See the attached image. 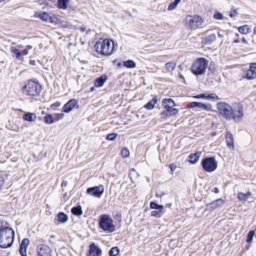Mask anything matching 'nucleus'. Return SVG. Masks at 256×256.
<instances>
[{"mask_svg":"<svg viewBox=\"0 0 256 256\" xmlns=\"http://www.w3.org/2000/svg\"><path fill=\"white\" fill-rule=\"evenodd\" d=\"M21 90L24 96L31 98H36L40 96L42 87L37 79L30 78L24 82Z\"/></svg>","mask_w":256,"mask_h":256,"instance_id":"f257e3e1","label":"nucleus"},{"mask_svg":"<svg viewBox=\"0 0 256 256\" xmlns=\"http://www.w3.org/2000/svg\"><path fill=\"white\" fill-rule=\"evenodd\" d=\"M94 48L98 54L104 56L110 55L114 50V42L111 39H100L94 45Z\"/></svg>","mask_w":256,"mask_h":256,"instance_id":"f03ea898","label":"nucleus"},{"mask_svg":"<svg viewBox=\"0 0 256 256\" xmlns=\"http://www.w3.org/2000/svg\"><path fill=\"white\" fill-rule=\"evenodd\" d=\"M14 237V230L8 226H3L0 228V247L6 248L10 247Z\"/></svg>","mask_w":256,"mask_h":256,"instance_id":"7ed1b4c3","label":"nucleus"},{"mask_svg":"<svg viewBox=\"0 0 256 256\" xmlns=\"http://www.w3.org/2000/svg\"><path fill=\"white\" fill-rule=\"evenodd\" d=\"M208 60L202 57L197 58L190 66L191 72L196 76L204 74L207 69Z\"/></svg>","mask_w":256,"mask_h":256,"instance_id":"20e7f679","label":"nucleus"},{"mask_svg":"<svg viewBox=\"0 0 256 256\" xmlns=\"http://www.w3.org/2000/svg\"><path fill=\"white\" fill-rule=\"evenodd\" d=\"M32 48V46L26 45L24 46L22 44H18L16 46H11L10 51L12 56L16 60L22 61L24 57L28 54L29 51Z\"/></svg>","mask_w":256,"mask_h":256,"instance_id":"39448f33","label":"nucleus"},{"mask_svg":"<svg viewBox=\"0 0 256 256\" xmlns=\"http://www.w3.org/2000/svg\"><path fill=\"white\" fill-rule=\"evenodd\" d=\"M99 228L104 231L109 232H114L115 230V226L113 224V220L110 216L104 214L101 215L98 219Z\"/></svg>","mask_w":256,"mask_h":256,"instance_id":"423d86ee","label":"nucleus"},{"mask_svg":"<svg viewBox=\"0 0 256 256\" xmlns=\"http://www.w3.org/2000/svg\"><path fill=\"white\" fill-rule=\"evenodd\" d=\"M186 24L190 30H196L201 28L204 22L202 18L197 14L187 15L186 18Z\"/></svg>","mask_w":256,"mask_h":256,"instance_id":"0eeeda50","label":"nucleus"},{"mask_svg":"<svg viewBox=\"0 0 256 256\" xmlns=\"http://www.w3.org/2000/svg\"><path fill=\"white\" fill-rule=\"evenodd\" d=\"M201 164L204 171L211 172L218 167V162L213 156L204 158L201 161Z\"/></svg>","mask_w":256,"mask_h":256,"instance_id":"6e6552de","label":"nucleus"},{"mask_svg":"<svg viewBox=\"0 0 256 256\" xmlns=\"http://www.w3.org/2000/svg\"><path fill=\"white\" fill-rule=\"evenodd\" d=\"M216 107L219 114L222 118L230 120L232 106L226 102H218L216 104Z\"/></svg>","mask_w":256,"mask_h":256,"instance_id":"1a4fd4ad","label":"nucleus"},{"mask_svg":"<svg viewBox=\"0 0 256 256\" xmlns=\"http://www.w3.org/2000/svg\"><path fill=\"white\" fill-rule=\"evenodd\" d=\"M231 116L230 120H234L235 122H240L244 116V108L242 106L238 104L235 106H232L231 111Z\"/></svg>","mask_w":256,"mask_h":256,"instance_id":"9d476101","label":"nucleus"},{"mask_svg":"<svg viewBox=\"0 0 256 256\" xmlns=\"http://www.w3.org/2000/svg\"><path fill=\"white\" fill-rule=\"evenodd\" d=\"M104 188L102 184L98 186L88 188L86 190V193L96 198H100L104 192Z\"/></svg>","mask_w":256,"mask_h":256,"instance_id":"9b49d317","label":"nucleus"},{"mask_svg":"<svg viewBox=\"0 0 256 256\" xmlns=\"http://www.w3.org/2000/svg\"><path fill=\"white\" fill-rule=\"evenodd\" d=\"M38 17L43 21L51 23L56 24L58 21V16L45 12H40Z\"/></svg>","mask_w":256,"mask_h":256,"instance_id":"f8f14e48","label":"nucleus"},{"mask_svg":"<svg viewBox=\"0 0 256 256\" xmlns=\"http://www.w3.org/2000/svg\"><path fill=\"white\" fill-rule=\"evenodd\" d=\"M36 252L38 256H52V250L46 244H40L36 247Z\"/></svg>","mask_w":256,"mask_h":256,"instance_id":"ddd939ff","label":"nucleus"},{"mask_svg":"<svg viewBox=\"0 0 256 256\" xmlns=\"http://www.w3.org/2000/svg\"><path fill=\"white\" fill-rule=\"evenodd\" d=\"M102 250L100 248L92 242L88 246L87 256H102Z\"/></svg>","mask_w":256,"mask_h":256,"instance_id":"4468645a","label":"nucleus"},{"mask_svg":"<svg viewBox=\"0 0 256 256\" xmlns=\"http://www.w3.org/2000/svg\"><path fill=\"white\" fill-rule=\"evenodd\" d=\"M248 80H254L256 78V63H251L249 69L246 72L245 76Z\"/></svg>","mask_w":256,"mask_h":256,"instance_id":"2eb2a0df","label":"nucleus"},{"mask_svg":"<svg viewBox=\"0 0 256 256\" xmlns=\"http://www.w3.org/2000/svg\"><path fill=\"white\" fill-rule=\"evenodd\" d=\"M78 104V100L74 98L69 100L62 107V112L68 113L72 110Z\"/></svg>","mask_w":256,"mask_h":256,"instance_id":"dca6fc26","label":"nucleus"},{"mask_svg":"<svg viewBox=\"0 0 256 256\" xmlns=\"http://www.w3.org/2000/svg\"><path fill=\"white\" fill-rule=\"evenodd\" d=\"M29 243L30 240L27 238L23 239L19 247V252L22 256H26V249Z\"/></svg>","mask_w":256,"mask_h":256,"instance_id":"f3484780","label":"nucleus"},{"mask_svg":"<svg viewBox=\"0 0 256 256\" xmlns=\"http://www.w3.org/2000/svg\"><path fill=\"white\" fill-rule=\"evenodd\" d=\"M226 146L231 150L234 149V139L233 134L230 132H227L225 136Z\"/></svg>","mask_w":256,"mask_h":256,"instance_id":"a211bd4d","label":"nucleus"},{"mask_svg":"<svg viewBox=\"0 0 256 256\" xmlns=\"http://www.w3.org/2000/svg\"><path fill=\"white\" fill-rule=\"evenodd\" d=\"M175 105L174 102L171 98H164L162 100V106L165 109L178 110L176 108H173V106Z\"/></svg>","mask_w":256,"mask_h":256,"instance_id":"6ab92c4d","label":"nucleus"},{"mask_svg":"<svg viewBox=\"0 0 256 256\" xmlns=\"http://www.w3.org/2000/svg\"><path fill=\"white\" fill-rule=\"evenodd\" d=\"M178 112V110L166 109L160 112V118L164 120L166 119L168 117L176 115Z\"/></svg>","mask_w":256,"mask_h":256,"instance_id":"aec40b11","label":"nucleus"},{"mask_svg":"<svg viewBox=\"0 0 256 256\" xmlns=\"http://www.w3.org/2000/svg\"><path fill=\"white\" fill-rule=\"evenodd\" d=\"M106 80V76L102 74L96 79L94 82V85L96 87H101L104 85Z\"/></svg>","mask_w":256,"mask_h":256,"instance_id":"412c9836","label":"nucleus"},{"mask_svg":"<svg viewBox=\"0 0 256 256\" xmlns=\"http://www.w3.org/2000/svg\"><path fill=\"white\" fill-rule=\"evenodd\" d=\"M216 40V35L212 34L206 36L203 40L204 44H210Z\"/></svg>","mask_w":256,"mask_h":256,"instance_id":"4be33fe9","label":"nucleus"},{"mask_svg":"<svg viewBox=\"0 0 256 256\" xmlns=\"http://www.w3.org/2000/svg\"><path fill=\"white\" fill-rule=\"evenodd\" d=\"M200 156V152H197L194 154H191L189 155L188 162L192 164L196 163L199 160Z\"/></svg>","mask_w":256,"mask_h":256,"instance_id":"5701e85b","label":"nucleus"},{"mask_svg":"<svg viewBox=\"0 0 256 256\" xmlns=\"http://www.w3.org/2000/svg\"><path fill=\"white\" fill-rule=\"evenodd\" d=\"M176 66V62L175 60H172L167 62L165 64V68L167 72L172 73V72L175 69Z\"/></svg>","mask_w":256,"mask_h":256,"instance_id":"b1692460","label":"nucleus"},{"mask_svg":"<svg viewBox=\"0 0 256 256\" xmlns=\"http://www.w3.org/2000/svg\"><path fill=\"white\" fill-rule=\"evenodd\" d=\"M224 202V200H222V199L221 198H219V199H218L216 200H214L210 204H207L206 205V207L208 208V206H212L214 205V206H211L210 208V210H214V209L218 208V206H222V204H223Z\"/></svg>","mask_w":256,"mask_h":256,"instance_id":"393cba45","label":"nucleus"},{"mask_svg":"<svg viewBox=\"0 0 256 256\" xmlns=\"http://www.w3.org/2000/svg\"><path fill=\"white\" fill-rule=\"evenodd\" d=\"M157 102L158 98L156 96H154L150 101L144 106V108L147 110H151L154 108Z\"/></svg>","mask_w":256,"mask_h":256,"instance_id":"a878e982","label":"nucleus"},{"mask_svg":"<svg viewBox=\"0 0 256 256\" xmlns=\"http://www.w3.org/2000/svg\"><path fill=\"white\" fill-rule=\"evenodd\" d=\"M252 195V192L250 191H248L246 194H244L242 192H238V198L240 201L246 202L248 198Z\"/></svg>","mask_w":256,"mask_h":256,"instance_id":"bb28decb","label":"nucleus"},{"mask_svg":"<svg viewBox=\"0 0 256 256\" xmlns=\"http://www.w3.org/2000/svg\"><path fill=\"white\" fill-rule=\"evenodd\" d=\"M36 116L35 114L30 112L26 113L22 116V118L24 120L30 122L36 119Z\"/></svg>","mask_w":256,"mask_h":256,"instance_id":"cd10ccee","label":"nucleus"},{"mask_svg":"<svg viewBox=\"0 0 256 256\" xmlns=\"http://www.w3.org/2000/svg\"><path fill=\"white\" fill-rule=\"evenodd\" d=\"M71 212L74 216H80L82 214V206L79 205L71 209Z\"/></svg>","mask_w":256,"mask_h":256,"instance_id":"c85d7f7f","label":"nucleus"},{"mask_svg":"<svg viewBox=\"0 0 256 256\" xmlns=\"http://www.w3.org/2000/svg\"><path fill=\"white\" fill-rule=\"evenodd\" d=\"M68 216L64 212H60L58 214V221L60 223H64L68 220Z\"/></svg>","mask_w":256,"mask_h":256,"instance_id":"c756f323","label":"nucleus"},{"mask_svg":"<svg viewBox=\"0 0 256 256\" xmlns=\"http://www.w3.org/2000/svg\"><path fill=\"white\" fill-rule=\"evenodd\" d=\"M122 66L128 68H133L136 66V64L134 60H128L124 62Z\"/></svg>","mask_w":256,"mask_h":256,"instance_id":"7c9ffc66","label":"nucleus"},{"mask_svg":"<svg viewBox=\"0 0 256 256\" xmlns=\"http://www.w3.org/2000/svg\"><path fill=\"white\" fill-rule=\"evenodd\" d=\"M69 0H58V7L62 10H66L68 8Z\"/></svg>","mask_w":256,"mask_h":256,"instance_id":"2f4dec72","label":"nucleus"},{"mask_svg":"<svg viewBox=\"0 0 256 256\" xmlns=\"http://www.w3.org/2000/svg\"><path fill=\"white\" fill-rule=\"evenodd\" d=\"M250 30L249 26L247 24L240 26L238 28V32L242 34H247L250 32Z\"/></svg>","mask_w":256,"mask_h":256,"instance_id":"473e14b6","label":"nucleus"},{"mask_svg":"<svg viewBox=\"0 0 256 256\" xmlns=\"http://www.w3.org/2000/svg\"><path fill=\"white\" fill-rule=\"evenodd\" d=\"M44 119L45 123L48 124H52L54 122V117L50 114H46Z\"/></svg>","mask_w":256,"mask_h":256,"instance_id":"72a5a7b5","label":"nucleus"},{"mask_svg":"<svg viewBox=\"0 0 256 256\" xmlns=\"http://www.w3.org/2000/svg\"><path fill=\"white\" fill-rule=\"evenodd\" d=\"M206 99L212 102H216L219 99V98L216 94L212 93L210 94H206Z\"/></svg>","mask_w":256,"mask_h":256,"instance_id":"f704fd0d","label":"nucleus"},{"mask_svg":"<svg viewBox=\"0 0 256 256\" xmlns=\"http://www.w3.org/2000/svg\"><path fill=\"white\" fill-rule=\"evenodd\" d=\"M198 107L204 110H210L212 109V105L210 104H205L201 102H198Z\"/></svg>","mask_w":256,"mask_h":256,"instance_id":"c9c22d12","label":"nucleus"},{"mask_svg":"<svg viewBox=\"0 0 256 256\" xmlns=\"http://www.w3.org/2000/svg\"><path fill=\"white\" fill-rule=\"evenodd\" d=\"M120 252L119 248L116 247H113L109 250V254L110 256H116Z\"/></svg>","mask_w":256,"mask_h":256,"instance_id":"e433bc0d","label":"nucleus"},{"mask_svg":"<svg viewBox=\"0 0 256 256\" xmlns=\"http://www.w3.org/2000/svg\"><path fill=\"white\" fill-rule=\"evenodd\" d=\"M130 151L128 150V148L124 147L123 148L121 151H120V154L122 158H126L127 157H128L130 156Z\"/></svg>","mask_w":256,"mask_h":256,"instance_id":"4c0bfd02","label":"nucleus"},{"mask_svg":"<svg viewBox=\"0 0 256 256\" xmlns=\"http://www.w3.org/2000/svg\"><path fill=\"white\" fill-rule=\"evenodd\" d=\"M254 234H255V232L254 230H250L248 232V233L246 236V241L247 242L250 243L252 242Z\"/></svg>","mask_w":256,"mask_h":256,"instance_id":"58836bf2","label":"nucleus"},{"mask_svg":"<svg viewBox=\"0 0 256 256\" xmlns=\"http://www.w3.org/2000/svg\"><path fill=\"white\" fill-rule=\"evenodd\" d=\"M214 19L217 20H222L224 18L223 14L218 11H216L213 16Z\"/></svg>","mask_w":256,"mask_h":256,"instance_id":"ea45409f","label":"nucleus"},{"mask_svg":"<svg viewBox=\"0 0 256 256\" xmlns=\"http://www.w3.org/2000/svg\"><path fill=\"white\" fill-rule=\"evenodd\" d=\"M162 209H158V210H153L151 212V216H152L160 218L161 216Z\"/></svg>","mask_w":256,"mask_h":256,"instance_id":"a19ab883","label":"nucleus"},{"mask_svg":"<svg viewBox=\"0 0 256 256\" xmlns=\"http://www.w3.org/2000/svg\"><path fill=\"white\" fill-rule=\"evenodd\" d=\"M118 134L116 133H110L106 136V140H114L116 138Z\"/></svg>","mask_w":256,"mask_h":256,"instance_id":"79ce46f5","label":"nucleus"},{"mask_svg":"<svg viewBox=\"0 0 256 256\" xmlns=\"http://www.w3.org/2000/svg\"><path fill=\"white\" fill-rule=\"evenodd\" d=\"M150 208L152 209H163V206L158 205L157 204L154 202H151L150 203Z\"/></svg>","mask_w":256,"mask_h":256,"instance_id":"37998d69","label":"nucleus"},{"mask_svg":"<svg viewBox=\"0 0 256 256\" xmlns=\"http://www.w3.org/2000/svg\"><path fill=\"white\" fill-rule=\"evenodd\" d=\"M64 114H62V113L55 114H54V122L58 121L62 119L64 117Z\"/></svg>","mask_w":256,"mask_h":256,"instance_id":"c03bdc74","label":"nucleus"},{"mask_svg":"<svg viewBox=\"0 0 256 256\" xmlns=\"http://www.w3.org/2000/svg\"><path fill=\"white\" fill-rule=\"evenodd\" d=\"M178 4L174 0L173 2H171L168 6V10H174Z\"/></svg>","mask_w":256,"mask_h":256,"instance_id":"a18cd8bd","label":"nucleus"},{"mask_svg":"<svg viewBox=\"0 0 256 256\" xmlns=\"http://www.w3.org/2000/svg\"><path fill=\"white\" fill-rule=\"evenodd\" d=\"M198 102H191L188 104L187 107L188 108H193L195 107H198Z\"/></svg>","mask_w":256,"mask_h":256,"instance_id":"49530a36","label":"nucleus"},{"mask_svg":"<svg viewBox=\"0 0 256 256\" xmlns=\"http://www.w3.org/2000/svg\"><path fill=\"white\" fill-rule=\"evenodd\" d=\"M60 106V102H56L52 104L50 106V108L52 109H55L58 107H59Z\"/></svg>","mask_w":256,"mask_h":256,"instance_id":"de8ad7c7","label":"nucleus"},{"mask_svg":"<svg viewBox=\"0 0 256 256\" xmlns=\"http://www.w3.org/2000/svg\"><path fill=\"white\" fill-rule=\"evenodd\" d=\"M193 98H204L206 99V94H201L198 95L194 96Z\"/></svg>","mask_w":256,"mask_h":256,"instance_id":"09e8293b","label":"nucleus"},{"mask_svg":"<svg viewBox=\"0 0 256 256\" xmlns=\"http://www.w3.org/2000/svg\"><path fill=\"white\" fill-rule=\"evenodd\" d=\"M4 178L2 176V174L0 173V189H1L2 185L4 184Z\"/></svg>","mask_w":256,"mask_h":256,"instance_id":"8fccbe9b","label":"nucleus"},{"mask_svg":"<svg viewBox=\"0 0 256 256\" xmlns=\"http://www.w3.org/2000/svg\"><path fill=\"white\" fill-rule=\"evenodd\" d=\"M169 168L170 169L171 171L172 172L176 170V166L175 164L172 163L169 165Z\"/></svg>","mask_w":256,"mask_h":256,"instance_id":"3c124183","label":"nucleus"},{"mask_svg":"<svg viewBox=\"0 0 256 256\" xmlns=\"http://www.w3.org/2000/svg\"><path fill=\"white\" fill-rule=\"evenodd\" d=\"M235 36L236 37V39H234L233 41V43H238L240 42V40L238 38H239V34H235Z\"/></svg>","mask_w":256,"mask_h":256,"instance_id":"603ef678","label":"nucleus"},{"mask_svg":"<svg viewBox=\"0 0 256 256\" xmlns=\"http://www.w3.org/2000/svg\"><path fill=\"white\" fill-rule=\"evenodd\" d=\"M212 192L216 194L218 193L219 189L217 187H215L212 190Z\"/></svg>","mask_w":256,"mask_h":256,"instance_id":"864d4df0","label":"nucleus"},{"mask_svg":"<svg viewBox=\"0 0 256 256\" xmlns=\"http://www.w3.org/2000/svg\"><path fill=\"white\" fill-rule=\"evenodd\" d=\"M62 187H66L68 185V182L66 180H64L62 181Z\"/></svg>","mask_w":256,"mask_h":256,"instance_id":"5fc2aeb1","label":"nucleus"},{"mask_svg":"<svg viewBox=\"0 0 256 256\" xmlns=\"http://www.w3.org/2000/svg\"><path fill=\"white\" fill-rule=\"evenodd\" d=\"M78 29L80 32H84L85 31H86V27H82V26H80V27H79Z\"/></svg>","mask_w":256,"mask_h":256,"instance_id":"6e6d98bb","label":"nucleus"},{"mask_svg":"<svg viewBox=\"0 0 256 256\" xmlns=\"http://www.w3.org/2000/svg\"><path fill=\"white\" fill-rule=\"evenodd\" d=\"M218 38H222L224 37V32H222V34L220 32H218Z\"/></svg>","mask_w":256,"mask_h":256,"instance_id":"4d7b16f0","label":"nucleus"},{"mask_svg":"<svg viewBox=\"0 0 256 256\" xmlns=\"http://www.w3.org/2000/svg\"><path fill=\"white\" fill-rule=\"evenodd\" d=\"M236 13V10H233V13L231 12L230 14V17L234 16Z\"/></svg>","mask_w":256,"mask_h":256,"instance_id":"13d9d810","label":"nucleus"},{"mask_svg":"<svg viewBox=\"0 0 256 256\" xmlns=\"http://www.w3.org/2000/svg\"><path fill=\"white\" fill-rule=\"evenodd\" d=\"M29 63L30 64L34 66L35 65L36 62L34 60H30Z\"/></svg>","mask_w":256,"mask_h":256,"instance_id":"bf43d9fd","label":"nucleus"},{"mask_svg":"<svg viewBox=\"0 0 256 256\" xmlns=\"http://www.w3.org/2000/svg\"><path fill=\"white\" fill-rule=\"evenodd\" d=\"M116 216L117 217H118L119 218H120L121 217H122V214H120V213H117L116 214Z\"/></svg>","mask_w":256,"mask_h":256,"instance_id":"052dcab7","label":"nucleus"},{"mask_svg":"<svg viewBox=\"0 0 256 256\" xmlns=\"http://www.w3.org/2000/svg\"><path fill=\"white\" fill-rule=\"evenodd\" d=\"M178 77L180 78L184 79V77L182 74H179Z\"/></svg>","mask_w":256,"mask_h":256,"instance_id":"680f3d73","label":"nucleus"},{"mask_svg":"<svg viewBox=\"0 0 256 256\" xmlns=\"http://www.w3.org/2000/svg\"><path fill=\"white\" fill-rule=\"evenodd\" d=\"M242 42H244V43H246V42H246V40L244 38H242Z\"/></svg>","mask_w":256,"mask_h":256,"instance_id":"e2e57ef3","label":"nucleus"},{"mask_svg":"<svg viewBox=\"0 0 256 256\" xmlns=\"http://www.w3.org/2000/svg\"><path fill=\"white\" fill-rule=\"evenodd\" d=\"M174 1L178 4L180 3V2L181 1V0H174Z\"/></svg>","mask_w":256,"mask_h":256,"instance_id":"0e129e2a","label":"nucleus"},{"mask_svg":"<svg viewBox=\"0 0 256 256\" xmlns=\"http://www.w3.org/2000/svg\"><path fill=\"white\" fill-rule=\"evenodd\" d=\"M50 238H54L55 236L54 235H51L50 236Z\"/></svg>","mask_w":256,"mask_h":256,"instance_id":"69168bd1","label":"nucleus"},{"mask_svg":"<svg viewBox=\"0 0 256 256\" xmlns=\"http://www.w3.org/2000/svg\"><path fill=\"white\" fill-rule=\"evenodd\" d=\"M5 0H0V3L4 2Z\"/></svg>","mask_w":256,"mask_h":256,"instance_id":"338daca9","label":"nucleus"},{"mask_svg":"<svg viewBox=\"0 0 256 256\" xmlns=\"http://www.w3.org/2000/svg\"><path fill=\"white\" fill-rule=\"evenodd\" d=\"M120 65H121V63H119V64H118V66H120Z\"/></svg>","mask_w":256,"mask_h":256,"instance_id":"774afa93","label":"nucleus"}]
</instances>
